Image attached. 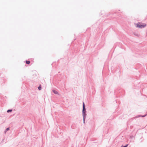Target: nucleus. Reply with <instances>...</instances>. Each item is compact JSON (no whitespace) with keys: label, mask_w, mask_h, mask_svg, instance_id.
<instances>
[{"label":"nucleus","mask_w":147,"mask_h":147,"mask_svg":"<svg viewBox=\"0 0 147 147\" xmlns=\"http://www.w3.org/2000/svg\"><path fill=\"white\" fill-rule=\"evenodd\" d=\"M136 27L140 28H143L146 26V24H142V23L139 22L136 24Z\"/></svg>","instance_id":"obj_1"},{"label":"nucleus","mask_w":147,"mask_h":147,"mask_svg":"<svg viewBox=\"0 0 147 147\" xmlns=\"http://www.w3.org/2000/svg\"><path fill=\"white\" fill-rule=\"evenodd\" d=\"M12 111V110H9L7 111V112L9 113L10 112H11Z\"/></svg>","instance_id":"obj_6"},{"label":"nucleus","mask_w":147,"mask_h":147,"mask_svg":"<svg viewBox=\"0 0 147 147\" xmlns=\"http://www.w3.org/2000/svg\"><path fill=\"white\" fill-rule=\"evenodd\" d=\"M85 107V105L84 102L83 103V107Z\"/></svg>","instance_id":"obj_8"},{"label":"nucleus","mask_w":147,"mask_h":147,"mask_svg":"<svg viewBox=\"0 0 147 147\" xmlns=\"http://www.w3.org/2000/svg\"><path fill=\"white\" fill-rule=\"evenodd\" d=\"M38 89L39 90H40L41 89V87L40 85L38 87Z\"/></svg>","instance_id":"obj_5"},{"label":"nucleus","mask_w":147,"mask_h":147,"mask_svg":"<svg viewBox=\"0 0 147 147\" xmlns=\"http://www.w3.org/2000/svg\"><path fill=\"white\" fill-rule=\"evenodd\" d=\"M127 146H128V145H127H127H126V146H123V147H127Z\"/></svg>","instance_id":"obj_9"},{"label":"nucleus","mask_w":147,"mask_h":147,"mask_svg":"<svg viewBox=\"0 0 147 147\" xmlns=\"http://www.w3.org/2000/svg\"><path fill=\"white\" fill-rule=\"evenodd\" d=\"M86 112V109L85 107H83V111H82V113L84 117V119L85 118V116L86 115V114L85 113Z\"/></svg>","instance_id":"obj_2"},{"label":"nucleus","mask_w":147,"mask_h":147,"mask_svg":"<svg viewBox=\"0 0 147 147\" xmlns=\"http://www.w3.org/2000/svg\"><path fill=\"white\" fill-rule=\"evenodd\" d=\"M26 63L27 64H29L30 63V61H26Z\"/></svg>","instance_id":"obj_4"},{"label":"nucleus","mask_w":147,"mask_h":147,"mask_svg":"<svg viewBox=\"0 0 147 147\" xmlns=\"http://www.w3.org/2000/svg\"><path fill=\"white\" fill-rule=\"evenodd\" d=\"M53 92L55 94H58V92H57V91H56V90H53Z\"/></svg>","instance_id":"obj_3"},{"label":"nucleus","mask_w":147,"mask_h":147,"mask_svg":"<svg viewBox=\"0 0 147 147\" xmlns=\"http://www.w3.org/2000/svg\"><path fill=\"white\" fill-rule=\"evenodd\" d=\"M9 130V128H7L6 129V130L7 131H8Z\"/></svg>","instance_id":"obj_7"}]
</instances>
